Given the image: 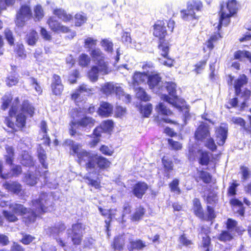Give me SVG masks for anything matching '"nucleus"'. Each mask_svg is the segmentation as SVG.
<instances>
[{
	"label": "nucleus",
	"mask_w": 251,
	"mask_h": 251,
	"mask_svg": "<svg viewBox=\"0 0 251 251\" xmlns=\"http://www.w3.org/2000/svg\"><path fill=\"white\" fill-rule=\"evenodd\" d=\"M64 145L69 146L71 151V154L77 157V162L80 165H84L88 173L86 174L85 178L87 183L96 189L100 187V181L98 176L100 169H106L110 167L111 162L106 158L87 151L81 148L79 144H75L70 139H67Z\"/></svg>",
	"instance_id": "f257e3e1"
},
{
	"label": "nucleus",
	"mask_w": 251,
	"mask_h": 251,
	"mask_svg": "<svg viewBox=\"0 0 251 251\" xmlns=\"http://www.w3.org/2000/svg\"><path fill=\"white\" fill-rule=\"evenodd\" d=\"M52 198L50 195L45 193H41L38 199L32 201L31 207L30 209L23 205L11 201L1 202L0 205L6 206L8 210H3L4 218L10 222H15L18 220L17 216H23L25 222L29 224L35 221L36 218L44 212L50 211L52 206Z\"/></svg>",
	"instance_id": "f03ea898"
},
{
	"label": "nucleus",
	"mask_w": 251,
	"mask_h": 251,
	"mask_svg": "<svg viewBox=\"0 0 251 251\" xmlns=\"http://www.w3.org/2000/svg\"><path fill=\"white\" fill-rule=\"evenodd\" d=\"M19 103V100L18 98H16L12 103L9 114V116L12 118L17 114L16 125L18 127H23L25 123V114L32 116L34 108L27 100L24 101L20 107L18 105Z\"/></svg>",
	"instance_id": "7ed1b4c3"
},
{
	"label": "nucleus",
	"mask_w": 251,
	"mask_h": 251,
	"mask_svg": "<svg viewBox=\"0 0 251 251\" xmlns=\"http://www.w3.org/2000/svg\"><path fill=\"white\" fill-rule=\"evenodd\" d=\"M73 120L69 125V132L71 136L76 133V129L80 128L85 130H89L95 125V120L88 116L82 117L80 108L74 109L71 113Z\"/></svg>",
	"instance_id": "20e7f679"
},
{
	"label": "nucleus",
	"mask_w": 251,
	"mask_h": 251,
	"mask_svg": "<svg viewBox=\"0 0 251 251\" xmlns=\"http://www.w3.org/2000/svg\"><path fill=\"white\" fill-rule=\"evenodd\" d=\"M203 7L202 3L200 0H191L186 4V8L180 11L181 19L187 22L198 20L199 18L198 13L201 11Z\"/></svg>",
	"instance_id": "39448f33"
},
{
	"label": "nucleus",
	"mask_w": 251,
	"mask_h": 251,
	"mask_svg": "<svg viewBox=\"0 0 251 251\" xmlns=\"http://www.w3.org/2000/svg\"><path fill=\"white\" fill-rule=\"evenodd\" d=\"M163 91L161 99L168 102L176 108L180 107V101L181 99L178 98L176 95V84L173 82H165L163 84Z\"/></svg>",
	"instance_id": "423d86ee"
},
{
	"label": "nucleus",
	"mask_w": 251,
	"mask_h": 251,
	"mask_svg": "<svg viewBox=\"0 0 251 251\" xmlns=\"http://www.w3.org/2000/svg\"><path fill=\"white\" fill-rule=\"evenodd\" d=\"M237 4L235 0L228 1L226 6L221 4L220 12L219 23L217 26L218 29L220 30L222 25L226 26L230 22V18L237 11Z\"/></svg>",
	"instance_id": "0eeeda50"
},
{
	"label": "nucleus",
	"mask_w": 251,
	"mask_h": 251,
	"mask_svg": "<svg viewBox=\"0 0 251 251\" xmlns=\"http://www.w3.org/2000/svg\"><path fill=\"white\" fill-rule=\"evenodd\" d=\"M196 138L205 142V146L208 149L214 151L216 150L217 146L214 141L210 136L209 127L207 124L202 123L197 128L195 132Z\"/></svg>",
	"instance_id": "6e6552de"
},
{
	"label": "nucleus",
	"mask_w": 251,
	"mask_h": 251,
	"mask_svg": "<svg viewBox=\"0 0 251 251\" xmlns=\"http://www.w3.org/2000/svg\"><path fill=\"white\" fill-rule=\"evenodd\" d=\"M85 229V225L76 223L73 225L71 228L68 229V234L71 238L74 245H79L81 244Z\"/></svg>",
	"instance_id": "1a4fd4ad"
},
{
	"label": "nucleus",
	"mask_w": 251,
	"mask_h": 251,
	"mask_svg": "<svg viewBox=\"0 0 251 251\" xmlns=\"http://www.w3.org/2000/svg\"><path fill=\"white\" fill-rule=\"evenodd\" d=\"M89 54L95 66H99L100 71L105 72L107 69H109L108 62L105 60V56L99 48L91 50Z\"/></svg>",
	"instance_id": "9d476101"
},
{
	"label": "nucleus",
	"mask_w": 251,
	"mask_h": 251,
	"mask_svg": "<svg viewBox=\"0 0 251 251\" xmlns=\"http://www.w3.org/2000/svg\"><path fill=\"white\" fill-rule=\"evenodd\" d=\"M156 110L159 115L155 117L154 121L159 126H164V123H174L171 120L163 118L159 115L169 116L172 114V112L168 109L163 102L160 103L156 106Z\"/></svg>",
	"instance_id": "9b49d317"
},
{
	"label": "nucleus",
	"mask_w": 251,
	"mask_h": 251,
	"mask_svg": "<svg viewBox=\"0 0 251 251\" xmlns=\"http://www.w3.org/2000/svg\"><path fill=\"white\" fill-rule=\"evenodd\" d=\"M31 17H32V13L30 7L26 5L21 6L17 13L16 25L22 27L24 25L25 22L31 19Z\"/></svg>",
	"instance_id": "f8f14e48"
},
{
	"label": "nucleus",
	"mask_w": 251,
	"mask_h": 251,
	"mask_svg": "<svg viewBox=\"0 0 251 251\" xmlns=\"http://www.w3.org/2000/svg\"><path fill=\"white\" fill-rule=\"evenodd\" d=\"M147 79L148 85L152 92L159 95L163 93L164 82L158 74L148 75Z\"/></svg>",
	"instance_id": "ddd939ff"
},
{
	"label": "nucleus",
	"mask_w": 251,
	"mask_h": 251,
	"mask_svg": "<svg viewBox=\"0 0 251 251\" xmlns=\"http://www.w3.org/2000/svg\"><path fill=\"white\" fill-rule=\"evenodd\" d=\"M158 48L161 52L162 57L159 58V62L168 67H171L174 64V60L168 57L169 51V47L166 44L160 43L158 46Z\"/></svg>",
	"instance_id": "4468645a"
},
{
	"label": "nucleus",
	"mask_w": 251,
	"mask_h": 251,
	"mask_svg": "<svg viewBox=\"0 0 251 251\" xmlns=\"http://www.w3.org/2000/svg\"><path fill=\"white\" fill-rule=\"evenodd\" d=\"M65 229L66 226L62 223H58L55 226L50 229V234L54 237L57 243L64 249V251H66V243L61 238H58L57 236H59Z\"/></svg>",
	"instance_id": "2eb2a0df"
},
{
	"label": "nucleus",
	"mask_w": 251,
	"mask_h": 251,
	"mask_svg": "<svg viewBox=\"0 0 251 251\" xmlns=\"http://www.w3.org/2000/svg\"><path fill=\"white\" fill-rule=\"evenodd\" d=\"M196 153H198L199 156V162L200 164L202 165H208L210 157L209 153L207 152L201 150L196 151L193 148L189 149V155L190 159H194Z\"/></svg>",
	"instance_id": "dca6fc26"
},
{
	"label": "nucleus",
	"mask_w": 251,
	"mask_h": 251,
	"mask_svg": "<svg viewBox=\"0 0 251 251\" xmlns=\"http://www.w3.org/2000/svg\"><path fill=\"white\" fill-rule=\"evenodd\" d=\"M132 240V235L126 233L120 235L114 238L113 247L115 250L121 251L123 249L126 241Z\"/></svg>",
	"instance_id": "f3484780"
},
{
	"label": "nucleus",
	"mask_w": 251,
	"mask_h": 251,
	"mask_svg": "<svg viewBox=\"0 0 251 251\" xmlns=\"http://www.w3.org/2000/svg\"><path fill=\"white\" fill-rule=\"evenodd\" d=\"M47 24L50 29L54 32L66 33L69 30L68 27L61 25L55 17H50L48 20Z\"/></svg>",
	"instance_id": "a211bd4d"
},
{
	"label": "nucleus",
	"mask_w": 251,
	"mask_h": 251,
	"mask_svg": "<svg viewBox=\"0 0 251 251\" xmlns=\"http://www.w3.org/2000/svg\"><path fill=\"white\" fill-rule=\"evenodd\" d=\"M166 24L164 21H158L154 25L153 35L160 40L167 35Z\"/></svg>",
	"instance_id": "6ab92c4d"
},
{
	"label": "nucleus",
	"mask_w": 251,
	"mask_h": 251,
	"mask_svg": "<svg viewBox=\"0 0 251 251\" xmlns=\"http://www.w3.org/2000/svg\"><path fill=\"white\" fill-rule=\"evenodd\" d=\"M227 127L224 125L217 128L215 131L216 141L219 146H222L225 143L227 137Z\"/></svg>",
	"instance_id": "aec40b11"
},
{
	"label": "nucleus",
	"mask_w": 251,
	"mask_h": 251,
	"mask_svg": "<svg viewBox=\"0 0 251 251\" xmlns=\"http://www.w3.org/2000/svg\"><path fill=\"white\" fill-rule=\"evenodd\" d=\"M3 186L9 192L17 195L20 194L23 190L22 185L17 181L5 182Z\"/></svg>",
	"instance_id": "412c9836"
},
{
	"label": "nucleus",
	"mask_w": 251,
	"mask_h": 251,
	"mask_svg": "<svg viewBox=\"0 0 251 251\" xmlns=\"http://www.w3.org/2000/svg\"><path fill=\"white\" fill-rule=\"evenodd\" d=\"M110 71V69H107L105 72H102L100 71L99 66L94 65L89 71L88 75L91 81L96 82L98 79L99 74L105 75L108 74Z\"/></svg>",
	"instance_id": "4be33fe9"
},
{
	"label": "nucleus",
	"mask_w": 251,
	"mask_h": 251,
	"mask_svg": "<svg viewBox=\"0 0 251 251\" xmlns=\"http://www.w3.org/2000/svg\"><path fill=\"white\" fill-rule=\"evenodd\" d=\"M148 185L142 182H139L133 188V194L138 198L141 199L148 189Z\"/></svg>",
	"instance_id": "5701e85b"
},
{
	"label": "nucleus",
	"mask_w": 251,
	"mask_h": 251,
	"mask_svg": "<svg viewBox=\"0 0 251 251\" xmlns=\"http://www.w3.org/2000/svg\"><path fill=\"white\" fill-rule=\"evenodd\" d=\"M51 89L52 92L55 95H60L63 90V86L62 84L60 77L59 75H54L52 82L51 83Z\"/></svg>",
	"instance_id": "b1692460"
},
{
	"label": "nucleus",
	"mask_w": 251,
	"mask_h": 251,
	"mask_svg": "<svg viewBox=\"0 0 251 251\" xmlns=\"http://www.w3.org/2000/svg\"><path fill=\"white\" fill-rule=\"evenodd\" d=\"M92 91V90L87 85H81L78 89L72 95V98L75 100L78 101L80 99L81 95L88 94Z\"/></svg>",
	"instance_id": "393cba45"
},
{
	"label": "nucleus",
	"mask_w": 251,
	"mask_h": 251,
	"mask_svg": "<svg viewBox=\"0 0 251 251\" xmlns=\"http://www.w3.org/2000/svg\"><path fill=\"white\" fill-rule=\"evenodd\" d=\"M230 203L232 206L234 212L243 216L244 215L245 210L243 203L237 199L233 198L230 200Z\"/></svg>",
	"instance_id": "a878e982"
},
{
	"label": "nucleus",
	"mask_w": 251,
	"mask_h": 251,
	"mask_svg": "<svg viewBox=\"0 0 251 251\" xmlns=\"http://www.w3.org/2000/svg\"><path fill=\"white\" fill-rule=\"evenodd\" d=\"M193 212L196 216L201 219H204V214L200 200L197 198H195L193 201Z\"/></svg>",
	"instance_id": "bb28decb"
},
{
	"label": "nucleus",
	"mask_w": 251,
	"mask_h": 251,
	"mask_svg": "<svg viewBox=\"0 0 251 251\" xmlns=\"http://www.w3.org/2000/svg\"><path fill=\"white\" fill-rule=\"evenodd\" d=\"M113 106L109 103L102 102L98 110L100 115L104 117H108L112 113Z\"/></svg>",
	"instance_id": "cd10ccee"
},
{
	"label": "nucleus",
	"mask_w": 251,
	"mask_h": 251,
	"mask_svg": "<svg viewBox=\"0 0 251 251\" xmlns=\"http://www.w3.org/2000/svg\"><path fill=\"white\" fill-rule=\"evenodd\" d=\"M145 246V243L141 240L133 241L132 235V240H129V244L127 245V248L129 251H132L134 250H141Z\"/></svg>",
	"instance_id": "c85d7f7f"
},
{
	"label": "nucleus",
	"mask_w": 251,
	"mask_h": 251,
	"mask_svg": "<svg viewBox=\"0 0 251 251\" xmlns=\"http://www.w3.org/2000/svg\"><path fill=\"white\" fill-rule=\"evenodd\" d=\"M99 210L101 215L103 216H108L107 219L105 220V223L106 224L107 228L108 229L111 219L113 218H115V215L117 211L116 209H110L109 210H107L103 209L101 207H99Z\"/></svg>",
	"instance_id": "c756f323"
},
{
	"label": "nucleus",
	"mask_w": 251,
	"mask_h": 251,
	"mask_svg": "<svg viewBox=\"0 0 251 251\" xmlns=\"http://www.w3.org/2000/svg\"><path fill=\"white\" fill-rule=\"evenodd\" d=\"M148 75L145 72L135 73L132 77V82L134 86L135 87L139 84L145 82L148 78Z\"/></svg>",
	"instance_id": "7c9ffc66"
},
{
	"label": "nucleus",
	"mask_w": 251,
	"mask_h": 251,
	"mask_svg": "<svg viewBox=\"0 0 251 251\" xmlns=\"http://www.w3.org/2000/svg\"><path fill=\"white\" fill-rule=\"evenodd\" d=\"M116 96L119 99L122 100L126 102H129L131 100V97L129 95L126 94L123 91V88L116 84L115 93Z\"/></svg>",
	"instance_id": "2f4dec72"
},
{
	"label": "nucleus",
	"mask_w": 251,
	"mask_h": 251,
	"mask_svg": "<svg viewBox=\"0 0 251 251\" xmlns=\"http://www.w3.org/2000/svg\"><path fill=\"white\" fill-rule=\"evenodd\" d=\"M116 84L113 82H107L101 85L100 91L104 94L109 96L115 93Z\"/></svg>",
	"instance_id": "473e14b6"
},
{
	"label": "nucleus",
	"mask_w": 251,
	"mask_h": 251,
	"mask_svg": "<svg viewBox=\"0 0 251 251\" xmlns=\"http://www.w3.org/2000/svg\"><path fill=\"white\" fill-rule=\"evenodd\" d=\"M162 161L165 169L164 176L167 178H169L171 176V172L173 169V162L171 160L166 158L165 157H163Z\"/></svg>",
	"instance_id": "72a5a7b5"
},
{
	"label": "nucleus",
	"mask_w": 251,
	"mask_h": 251,
	"mask_svg": "<svg viewBox=\"0 0 251 251\" xmlns=\"http://www.w3.org/2000/svg\"><path fill=\"white\" fill-rule=\"evenodd\" d=\"M38 172H28L25 176V181L27 185L33 186L36 184L38 179Z\"/></svg>",
	"instance_id": "f704fd0d"
},
{
	"label": "nucleus",
	"mask_w": 251,
	"mask_h": 251,
	"mask_svg": "<svg viewBox=\"0 0 251 251\" xmlns=\"http://www.w3.org/2000/svg\"><path fill=\"white\" fill-rule=\"evenodd\" d=\"M248 79L247 76L243 75L235 81L234 88L236 95H239L241 92V88L247 83Z\"/></svg>",
	"instance_id": "c9c22d12"
},
{
	"label": "nucleus",
	"mask_w": 251,
	"mask_h": 251,
	"mask_svg": "<svg viewBox=\"0 0 251 251\" xmlns=\"http://www.w3.org/2000/svg\"><path fill=\"white\" fill-rule=\"evenodd\" d=\"M53 14L57 16L58 18L61 19L63 21L69 22L73 19V16L67 14L63 9H56L54 10Z\"/></svg>",
	"instance_id": "e433bc0d"
},
{
	"label": "nucleus",
	"mask_w": 251,
	"mask_h": 251,
	"mask_svg": "<svg viewBox=\"0 0 251 251\" xmlns=\"http://www.w3.org/2000/svg\"><path fill=\"white\" fill-rule=\"evenodd\" d=\"M98 41L96 39H94L92 37H87L84 39V47L85 49H88L89 53L91 50H94L97 44Z\"/></svg>",
	"instance_id": "4c0bfd02"
},
{
	"label": "nucleus",
	"mask_w": 251,
	"mask_h": 251,
	"mask_svg": "<svg viewBox=\"0 0 251 251\" xmlns=\"http://www.w3.org/2000/svg\"><path fill=\"white\" fill-rule=\"evenodd\" d=\"M145 213V209L142 206H140L137 207L134 213L131 217V220L133 222H138L143 217Z\"/></svg>",
	"instance_id": "58836bf2"
},
{
	"label": "nucleus",
	"mask_w": 251,
	"mask_h": 251,
	"mask_svg": "<svg viewBox=\"0 0 251 251\" xmlns=\"http://www.w3.org/2000/svg\"><path fill=\"white\" fill-rule=\"evenodd\" d=\"M38 39V35L36 31L32 30L26 35V41L28 45L34 46Z\"/></svg>",
	"instance_id": "ea45409f"
},
{
	"label": "nucleus",
	"mask_w": 251,
	"mask_h": 251,
	"mask_svg": "<svg viewBox=\"0 0 251 251\" xmlns=\"http://www.w3.org/2000/svg\"><path fill=\"white\" fill-rule=\"evenodd\" d=\"M33 17L35 21H40L44 16L43 9L41 5L37 4L33 8Z\"/></svg>",
	"instance_id": "a19ab883"
},
{
	"label": "nucleus",
	"mask_w": 251,
	"mask_h": 251,
	"mask_svg": "<svg viewBox=\"0 0 251 251\" xmlns=\"http://www.w3.org/2000/svg\"><path fill=\"white\" fill-rule=\"evenodd\" d=\"M21 173L22 168L20 166H14L11 169V172L8 174H4V176H2V178L4 179H7L14 176H18L21 174Z\"/></svg>",
	"instance_id": "79ce46f5"
},
{
	"label": "nucleus",
	"mask_w": 251,
	"mask_h": 251,
	"mask_svg": "<svg viewBox=\"0 0 251 251\" xmlns=\"http://www.w3.org/2000/svg\"><path fill=\"white\" fill-rule=\"evenodd\" d=\"M103 130L101 127L100 126L97 127L93 131L94 139L91 142V146H96L100 141V138L101 136V133L103 132Z\"/></svg>",
	"instance_id": "37998d69"
},
{
	"label": "nucleus",
	"mask_w": 251,
	"mask_h": 251,
	"mask_svg": "<svg viewBox=\"0 0 251 251\" xmlns=\"http://www.w3.org/2000/svg\"><path fill=\"white\" fill-rule=\"evenodd\" d=\"M221 36L219 33L212 35L209 39L205 43V46L203 47V50H205V47L209 50H212L214 48L213 44L218 39L221 38Z\"/></svg>",
	"instance_id": "c03bdc74"
},
{
	"label": "nucleus",
	"mask_w": 251,
	"mask_h": 251,
	"mask_svg": "<svg viewBox=\"0 0 251 251\" xmlns=\"http://www.w3.org/2000/svg\"><path fill=\"white\" fill-rule=\"evenodd\" d=\"M136 96L138 99L144 101H149L151 99V97L141 88L136 89Z\"/></svg>",
	"instance_id": "a18cd8bd"
},
{
	"label": "nucleus",
	"mask_w": 251,
	"mask_h": 251,
	"mask_svg": "<svg viewBox=\"0 0 251 251\" xmlns=\"http://www.w3.org/2000/svg\"><path fill=\"white\" fill-rule=\"evenodd\" d=\"M6 155H5L6 162L8 164L11 165L13 160L14 149L12 147L6 146L5 147Z\"/></svg>",
	"instance_id": "49530a36"
},
{
	"label": "nucleus",
	"mask_w": 251,
	"mask_h": 251,
	"mask_svg": "<svg viewBox=\"0 0 251 251\" xmlns=\"http://www.w3.org/2000/svg\"><path fill=\"white\" fill-rule=\"evenodd\" d=\"M38 156L40 162L43 167L45 169L47 168L48 164L46 163L45 160L47 158L46 151L41 148L38 149Z\"/></svg>",
	"instance_id": "de8ad7c7"
},
{
	"label": "nucleus",
	"mask_w": 251,
	"mask_h": 251,
	"mask_svg": "<svg viewBox=\"0 0 251 251\" xmlns=\"http://www.w3.org/2000/svg\"><path fill=\"white\" fill-rule=\"evenodd\" d=\"M90 62V58L86 54L82 53L79 55L78 58V64L83 67L87 66Z\"/></svg>",
	"instance_id": "09e8293b"
},
{
	"label": "nucleus",
	"mask_w": 251,
	"mask_h": 251,
	"mask_svg": "<svg viewBox=\"0 0 251 251\" xmlns=\"http://www.w3.org/2000/svg\"><path fill=\"white\" fill-rule=\"evenodd\" d=\"M206 64V60H201L195 65L194 69L192 71L196 74H201L204 69Z\"/></svg>",
	"instance_id": "8fccbe9b"
},
{
	"label": "nucleus",
	"mask_w": 251,
	"mask_h": 251,
	"mask_svg": "<svg viewBox=\"0 0 251 251\" xmlns=\"http://www.w3.org/2000/svg\"><path fill=\"white\" fill-rule=\"evenodd\" d=\"M101 47L107 52H111L113 50V43L108 39H103L100 42Z\"/></svg>",
	"instance_id": "3c124183"
},
{
	"label": "nucleus",
	"mask_w": 251,
	"mask_h": 251,
	"mask_svg": "<svg viewBox=\"0 0 251 251\" xmlns=\"http://www.w3.org/2000/svg\"><path fill=\"white\" fill-rule=\"evenodd\" d=\"M11 100L12 96L10 94H6L3 96L1 98V109L4 110L6 109L8 107L9 104L11 103Z\"/></svg>",
	"instance_id": "603ef678"
},
{
	"label": "nucleus",
	"mask_w": 251,
	"mask_h": 251,
	"mask_svg": "<svg viewBox=\"0 0 251 251\" xmlns=\"http://www.w3.org/2000/svg\"><path fill=\"white\" fill-rule=\"evenodd\" d=\"M152 109V105L150 103H148L144 106H141L140 108L141 112L145 117H149L151 114Z\"/></svg>",
	"instance_id": "864d4df0"
},
{
	"label": "nucleus",
	"mask_w": 251,
	"mask_h": 251,
	"mask_svg": "<svg viewBox=\"0 0 251 251\" xmlns=\"http://www.w3.org/2000/svg\"><path fill=\"white\" fill-rule=\"evenodd\" d=\"M197 175L199 179H201L204 183H209L211 180V176L207 172L203 171H199L197 173Z\"/></svg>",
	"instance_id": "5fc2aeb1"
},
{
	"label": "nucleus",
	"mask_w": 251,
	"mask_h": 251,
	"mask_svg": "<svg viewBox=\"0 0 251 251\" xmlns=\"http://www.w3.org/2000/svg\"><path fill=\"white\" fill-rule=\"evenodd\" d=\"M75 24L76 26H81L86 21V17L84 14H76L75 15Z\"/></svg>",
	"instance_id": "6e6d98bb"
},
{
	"label": "nucleus",
	"mask_w": 251,
	"mask_h": 251,
	"mask_svg": "<svg viewBox=\"0 0 251 251\" xmlns=\"http://www.w3.org/2000/svg\"><path fill=\"white\" fill-rule=\"evenodd\" d=\"M233 238L232 235L229 231H223L219 235L218 239L221 241L226 242L230 241Z\"/></svg>",
	"instance_id": "4d7b16f0"
},
{
	"label": "nucleus",
	"mask_w": 251,
	"mask_h": 251,
	"mask_svg": "<svg viewBox=\"0 0 251 251\" xmlns=\"http://www.w3.org/2000/svg\"><path fill=\"white\" fill-rule=\"evenodd\" d=\"M113 126V123L111 120H107L103 122L100 127H101V129L104 132H107L110 131Z\"/></svg>",
	"instance_id": "13d9d810"
},
{
	"label": "nucleus",
	"mask_w": 251,
	"mask_h": 251,
	"mask_svg": "<svg viewBox=\"0 0 251 251\" xmlns=\"http://www.w3.org/2000/svg\"><path fill=\"white\" fill-rule=\"evenodd\" d=\"M179 184V180L177 179H175L169 184V187L172 192L176 194H179L180 193V190L178 186Z\"/></svg>",
	"instance_id": "bf43d9fd"
},
{
	"label": "nucleus",
	"mask_w": 251,
	"mask_h": 251,
	"mask_svg": "<svg viewBox=\"0 0 251 251\" xmlns=\"http://www.w3.org/2000/svg\"><path fill=\"white\" fill-rule=\"evenodd\" d=\"M28 81L30 84L33 87L37 93L40 94L42 92L41 87L39 85L37 80L35 78L32 77H29L28 78Z\"/></svg>",
	"instance_id": "052dcab7"
},
{
	"label": "nucleus",
	"mask_w": 251,
	"mask_h": 251,
	"mask_svg": "<svg viewBox=\"0 0 251 251\" xmlns=\"http://www.w3.org/2000/svg\"><path fill=\"white\" fill-rule=\"evenodd\" d=\"M21 163L23 165L27 166H30L33 164L31 156L28 155V153H25L23 155V159Z\"/></svg>",
	"instance_id": "680f3d73"
},
{
	"label": "nucleus",
	"mask_w": 251,
	"mask_h": 251,
	"mask_svg": "<svg viewBox=\"0 0 251 251\" xmlns=\"http://www.w3.org/2000/svg\"><path fill=\"white\" fill-rule=\"evenodd\" d=\"M4 35L6 39L10 45H14V38L13 37L12 32L8 28H6L4 30Z\"/></svg>",
	"instance_id": "e2e57ef3"
},
{
	"label": "nucleus",
	"mask_w": 251,
	"mask_h": 251,
	"mask_svg": "<svg viewBox=\"0 0 251 251\" xmlns=\"http://www.w3.org/2000/svg\"><path fill=\"white\" fill-rule=\"evenodd\" d=\"M183 100H182L180 101V107L179 108H177V109H180L183 112L184 119V121L186 122L187 120L190 119L191 117L190 114L189 113V109L187 107H184L183 104Z\"/></svg>",
	"instance_id": "0e129e2a"
},
{
	"label": "nucleus",
	"mask_w": 251,
	"mask_h": 251,
	"mask_svg": "<svg viewBox=\"0 0 251 251\" xmlns=\"http://www.w3.org/2000/svg\"><path fill=\"white\" fill-rule=\"evenodd\" d=\"M239 186V184L233 182L230 184L228 188V195L229 196H234L236 194V188Z\"/></svg>",
	"instance_id": "69168bd1"
},
{
	"label": "nucleus",
	"mask_w": 251,
	"mask_h": 251,
	"mask_svg": "<svg viewBox=\"0 0 251 251\" xmlns=\"http://www.w3.org/2000/svg\"><path fill=\"white\" fill-rule=\"evenodd\" d=\"M249 51L238 50L235 52L234 58L236 59L243 60L244 58H246L247 55H249Z\"/></svg>",
	"instance_id": "338daca9"
},
{
	"label": "nucleus",
	"mask_w": 251,
	"mask_h": 251,
	"mask_svg": "<svg viewBox=\"0 0 251 251\" xmlns=\"http://www.w3.org/2000/svg\"><path fill=\"white\" fill-rule=\"evenodd\" d=\"M18 82V77L14 75H9L6 80V84L9 87L16 85Z\"/></svg>",
	"instance_id": "774afa93"
}]
</instances>
